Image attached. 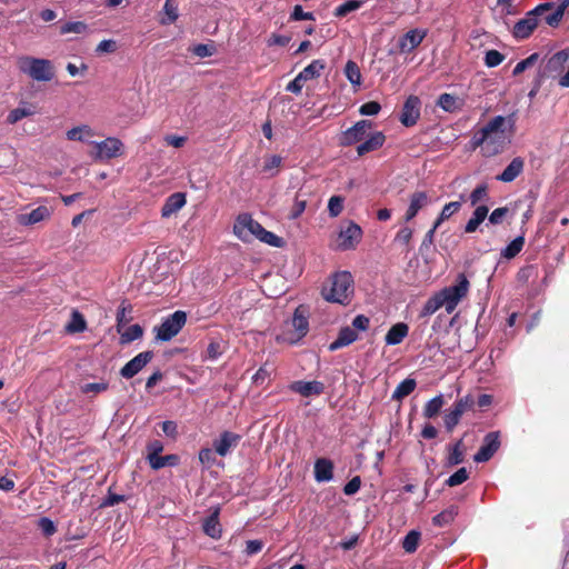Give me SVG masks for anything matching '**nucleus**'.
Returning <instances> with one entry per match:
<instances>
[{
	"label": "nucleus",
	"instance_id": "obj_1",
	"mask_svg": "<svg viewBox=\"0 0 569 569\" xmlns=\"http://www.w3.org/2000/svg\"><path fill=\"white\" fill-rule=\"evenodd\" d=\"M507 122L513 127L515 122L511 118L507 119L503 116H496L490 119L482 128L477 130L471 140L470 146L473 150L481 148L485 157H493L501 153L509 139L506 133Z\"/></svg>",
	"mask_w": 569,
	"mask_h": 569
},
{
	"label": "nucleus",
	"instance_id": "obj_2",
	"mask_svg": "<svg viewBox=\"0 0 569 569\" xmlns=\"http://www.w3.org/2000/svg\"><path fill=\"white\" fill-rule=\"evenodd\" d=\"M352 283L353 280L350 272H337L330 279L329 287L323 288L322 296L327 301L347 305L353 292Z\"/></svg>",
	"mask_w": 569,
	"mask_h": 569
},
{
	"label": "nucleus",
	"instance_id": "obj_3",
	"mask_svg": "<svg viewBox=\"0 0 569 569\" xmlns=\"http://www.w3.org/2000/svg\"><path fill=\"white\" fill-rule=\"evenodd\" d=\"M19 70L39 82H48L54 78L56 70L53 63L43 58L23 56L18 59Z\"/></svg>",
	"mask_w": 569,
	"mask_h": 569
},
{
	"label": "nucleus",
	"instance_id": "obj_4",
	"mask_svg": "<svg viewBox=\"0 0 569 569\" xmlns=\"http://www.w3.org/2000/svg\"><path fill=\"white\" fill-rule=\"evenodd\" d=\"M469 280L465 273H459L456 278V282L449 287L443 288L438 295L441 298V302H445L447 312H452L458 303L465 298L469 291Z\"/></svg>",
	"mask_w": 569,
	"mask_h": 569
},
{
	"label": "nucleus",
	"instance_id": "obj_5",
	"mask_svg": "<svg viewBox=\"0 0 569 569\" xmlns=\"http://www.w3.org/2000/svg\"><path fill=\"white\" fill-rule=\"evenodd\" d=\"M187 322V313L181 310L163 319L160 326L154 327L156 339L159 341H169L174 338Z\"/></svg>",
	"mask_w": 569,
	"mask_h": 569
},
{
	"label": "nucleus",
	"instance_id": "obj_6",
	"mask_svg": "<svg viewBox=\"0 0 569 569\" xmlns=\"http://www.w3.org/2000/svg\"><path fill=\"white\" fill-rule=\"evenodd\" d=\"M309 311L303 305H300L293 312L291 319L292 331L284 333L282 339L291 345L299 342L309 331Z\"/></svg>",
	"mask_w": 569,
	"mask_h": 569
},
{
	"label": "nucleus",
	"instance_id": "obj_7",
	"mask_svg": "<svg viewBox=\"0 0 569 569\" xmlns=\"http://www.w3.org/2000/svg\"><path fill=\"white\" fill-rule=\"evenodd\" d=\"M262 229L263 227L249 213L239 214L233 224L234 234L243 242L250 241L252 237L258 238Z\"/></svg>",
	"mask_w": 569,
	"mask_h": 569
},
{
	"label": "nucleus",
	"instance_id": "obj_8",
	"mask_svg": "<svg viewBox=\"0 0 569 569\" xmlns=\"http://www.w3.org/2000/svg\"><path fill=\"white\" fill-rule=\"evenodd\" d=\"M372 128L370 120H360L352 127L343 131L339 138V146L349 147L361 142L368 134V131Z\"/></svg>",
	"mask_w": 569,
	"mask_h": 569
},
{
	"label": "nucleus",
	"instance_id": "obj_9",
	"mask_svg": "<svg viewBox=\"0 0 569 569\" xmlns=\"http://www.w3.org/2000/svg\"><path fill=\"white\" fill-rule=\"evenodd\" d=\"M361 228L355 222H349L347 227L342 228L338 233L336 248L342 251L355 249L361 241Z\"/></svg>",
	"mask_w": 569,
	"mask_h": 569
},
{
	"label": "nucleus",
	"instance_id": "obj_10",
	"mask_svg": "<svg viewBox=\"0 0 569 569\" xmlns=\"http://www.w3.org/2000/svg\"><path fill=\"white\" fill-rule=\"evenodd\" d=\"M500 448V435L498 431H491L483 438V442L477 453L473 456L476 462H486L490 460Z\"/></svg>",
	"mask_w": 569,
	"mask_h": 569
},
{
	"label": "nucleus",
	"instance_id": "obj_11",
	"mask_svg": "<svg viewBox=\"0 0 569 569\" xmlns=\"http://www.w3.org/2000/svg\"><path fill=\"white\" fill-rule=\"evenodd\" d=\"M152 358L153 352L150 350L138 353L120 369V376L126 379L133 378L152 360Z\"/></svg>",
	"mask_w": 569,
	"mask_h": 569
},
{
	"label": "nucleus",
	"instance_id": "obj_12",
	"mask_svg": "<svg viewBox=\"0 0 569 569\" xmlns=\"http://www.w3.org/2000/svg\"><path fill=\"white\" fill-rule=\"evenodd\" d=\"M569 61V48L562 49L556 53H553L543 68V71L539 73L541 78H550L559 74L565 64Z\"/></svg>",
	"mask_w": 569,
	"mask_h": 569
},
{
	"label": "nucleus",
	"instance_id": "obj_13",
	"mask_svg": "<svg viewBox=\"0 0 569 569\" xmlns=\"http://www.w3.org/2000/svg\"><path fill=\"white\" fill-rule=\"evenodd\" d=\"M421 101L417 96H409L403 103L400 122L405 127H412L420 118Z\"/></svg>",
	"mask_w": 569,
	"mask_h": 569
},
{
	"label": "nucleus",
	"instance_id": "obj_14",
	"mask_svg": "<svg viewBox=\"0 0 569 569\" xmlns=\"http://www.w3.org/2000/svg\"><path fill=\"white\" fill-rule=\"evenodd\" d=\"M241 440V436L239 433L232 431H222L219 438L213 440V449L217 455L220 457H226L238 447Z\"/></svg>",
	"mask_w": 569,
	"mask_h": 569
},
{
	"label": "nucleus",
	"instance_id": "obj_15",
	"mask_svg": "<svg viewBox=\"0 0 569 569\" xmlns=\"http://www.w3.org/2000/svg\"><path fill=\"white\" fill-rule=\"evenodd\" d=\"M538 27V18L528 11L526 17L517 21L511 30V33L517 40L528 39Z\"/></svg>",
	"mask_w": 569,
	"mask_h": 569
},
{
	"label": "nucleus",
	"instance_id": "obj_16",
	"mask_svg": "<svg viewBox=\"0 0 569 569\" xmlns=\"http://www.w3.org/2000/svg\"><path fill=\"white\" fill-rule=\"evenodd\" d=\"M289 389L302 397L320 396L325 391V385L321 381H303L297 380L289 385Z\"/></svg>",
	"mask_w": 569,
	"mask_h": 569
},
{
	"label": "nucleus",
	"instance_id": "obj_17",
	"mask_svg": "<svg viewBox=\"0 0 569 569\" xmlns=\"http://www.w3.org/2000/svg\"><path fill=\"white\" fill-rule=\"evenodd\" d=\"M123 143L117 138H107L96 143L97 157L100 159H111L121 154Z\"/></svg>",
	"mask_w": 569,
	"mask_h": 569
},
{
	"label": "nucleus",
	"instance_id": "obj_18",
	"mask_svg": "<svg viewBox=\"0 0 569 569\" xmlns=\"http://www.w3.org/2000/svg\"><path fill=\"white\" fill-rule=\"evenodd\" d=\"M427 36L426 30L420 29H412L406 32L398 41V48L400 52H411L417 47L420 46V43L423 41V39Z\"/></svg>",
	"mask_w": 569,
	"mask_h": 569
},
{
	"label": "nucleus",
	"instance_id": "obj_19",
	"mask_svg": "<svg viewBox=\"0 0 569 569\" xmlns=\"http://www.w3.org/2000/svg\"><path fill=\"white\" fill-rule=\"evenodd\" d=\"M386 141V136L381 131L372 133L367 140L361 141L357 147V153L359 157L365 156L368 152L380 149Z\"/></svg>",
	"mask_w": 569,
	"mask_h": 569
},
{
	"label": "nucleus",
	"instance_id": "obj_20",
	"mask_svg": "<svg viewBox=\"0 0 569 569\" xmlns=\"http://www.w3.org/2000/svg\"><path fill=\"white\" fill-rule=\"evenodd\" d=\"M525 168V161L521 157H516L506 167V169L497 176V180L502 182H512L518 176L521 174Z\"/></svg>",
	"mask_w": 569,
	"mask_h": 569
},
{
	"label": "nucleus",
	"instance_id": "obj_21",
	"mask_svg": "<svg viewBox=\"0 0 569 569\" xmlns=\"http://www.w3.org/2000/svg\"><path fill=\"white\" fill-rule=\"evenodd\" d=\"M50 211L46 206H40L29 213H21L17 221L21 226H32L49 218Z\"/></svg>",
	"mask_w": 569,
	"mask_h": 569
},
{
	"label": "nucleus",
	"instance_id": "obj_22",
	"mask_svg": "<svg viewBox=\"0 0 569 569\" xmlns=\"http://www.w3.org/2000/svg\"><path fill=\"white\" fill-rule=\"evenodd\" d=\"M358 339V333L355 329L350 327H342L339 330L337 339L329 345L330 351H336L343 347H347L353 343Z\"/></svg>",
	"mask_w": 569,
	"mask_h": 569
},
{
	"label": "nucleus",
	"instance_id": "obj_23",
	"mask_svg": "<svg viewBox=\"0 0 569 569\" xmlns=\"http://www.w3.org/2000/svg\"><path fill=\"white\" fill-rule=\"evenodd\" d=\"M186 204V194L181 192H176L170 194L164 204L161 208V216L163 218H169L171 214L179 211Z\"/></svg>",
	"mask_w": 569,
	"mask_h": 569
},
{
	"label": "nucleus",
	"instance_id": "obj_24",
	"mask_svg": "<svg viewBox=\"0 0 569 569\" xmlns=\"http://www.w3.org/2000/svg\"><path fill=\"white\" fill-rule=\"evenodd\" d=\"M315 478L318 482L330 481L333 478V463L327 458H319L315 462Z\"/></svg>",
	"mask_w": 569,
	"mask_h": 569
},
{
	"label": "nucleus",
	"instance_id": "obj_25",
	"mask_svg": "<svg viewBox=\"0 0 569 569\" xmlns=\"http://www.w3.org/2000/svg\"><path fill=\"white\" fill-rule=\"evenodd\" d=\"M409 327L405 322L393 325L387 332L385 341L388 346H396L403 341L408 336Z\"/></svg>",
	"mask_w": 569,
	"mask_h": 569
},
{
	"label": "nucleus",
	"instance_id": "obj_26",
	"mask_svg": "<svg viewBox=\"0 0 569 569\" xmlns=\"http://www.w3.org/2000/svg\"><path fill=\"white\" fill-rule=\"evenodd\" d=\"M203 531L207 536L213 539L221 537V525L219 522V509H216L209 517L206 518L202 525Z\"/></svg>",
	"mask_w": 569,
	"mask_h": 569
},
{
	"label": "nucleus",
	"instance_id": "obj_27",
	"mask_svg": "<svg viewBox=\"0 0 569 569\" xmlns=\"http://www.w3.org/2000/svg\"><path fill=\"white\" fill-rule=\"evenodd\" d=\"M488 212H489V209L487 206H483V204L478 206L475 209L472 217L467 222V224L465 227V231L467 233L475 232L478 229V227L483 222V220L487 218Z\"/></svg>",
	"mask_w": 569,
	"mask_h": 569
},
{
	"label": "nucleus",
	"instance_id": "obj_28",
	"mask_svg": "<svg viewBox=\"0 0 569 569\" xmlns=\"http://www.w3.org/2000/svg\"><path fill=\"white\" fill-rule=\"evenodd\" d=\"M437 106L447 112H456L461 109L462 101L450 93H441L437 100Z\"/></svg>",
	"mask_w": 569,
	"mask_h": 569
},
{
	"label": "nucleus",
	"instance_id": "obj_29",
	"mask_svg": "<svg viewBox=\"0 0 569 569\" xmlns=\"http://www.w3.org/2000/svg\"><path fill=\"white\" fill-rule=\"evenodd\" d=\"M326 69V62L322 59L312 60L306 68L299 73L302 78L308 81L320 77L321 72Z\"/></svg>",
	"mask_w": 569,
	"mask_h": 569
},
{
	"label": "nucleus",
	"instance_id": "obj_30",
	"mask_svg": "<svg viewBox=\"0 0 569 569\" xmlns=\"http://www.w3.org/2000/svg\"><path fill=\"white\" fill-rule=\"evenodd\" d=\"M525 246V236H518L506 248L501 250L500 256L505 259H513L517 257Z\"/></svg>",
	"mask_w": 569,
	"mask_h": 569
},
{
	"label": "nucleus",
	"instance_id": "obj_31",
	"mask_svg": "<svg viewBox=\"0 0 569 569\" xmlns=\"http://www.w3.org/2000/svg\"><path fill=\"white\" fill-rule=\"evenodd\" d=\"M150 467L153 470H159L164 467H174L179 463V456L177 455H166V456H157L153 459H150L149 461Z\"/></svg>",
	"mask_w": 569,
	"mask_h": 569
},
{
	"label": "nucleus",
	"instance_id": "obj_32",
	"mask_svg": "<svg viewBox=\"0 0 569 569\" xmlns=\"http://www.w3.org/2000/svg\"><path fill=\"white\" fill-rule=\"evenodd\" d=\"M345 76L353 87H360L362 76L359 66L353 60H348L345 66Z\"/></svg>",
	"mask_w": 569,
	"mask_h": 569
},
{
	"label": "nucleus",
	"instance_id": "obj_33",
	"mask_svg": "<svg viewBox=\"0 0 569 569\" xmlns=\"http://www.w3.org/2000/svg\"><path fill=\"white\" fill-rule=\"evenodd\" d=\"M457 515H458V508L455 506H451L448 509H445L440 513L436 515L432 518V523L440 528L446 527L455 520Z\"/></svg>",
	"mask_w": 569,
	"mask_h": 569
},
{
	"label": "nucleus",
	"instance_id": "obj_34",
	"mask_svg": "<svg viewBox=\"0 0 569 569\" xmlns=\"http://www.w3.org/2000/svg\"><path fill=\"white\" fill-rule=\"evenodd\" d=\"M307 207V193H303L301 190L297 192L288 218L291 220L298 219Z\"/></svg>",
	"mask_w": 569,
	"mask_h": 569
},
{
	"label": "nucleus",
	"instance_id": "obj_35",
	"mask_svg": "<svg viewBox=\"0 0 569 569\" xmlns=\"http://www.w3.org/2000/svg\"><path fill=\"white\" fill-rule=\"evenodd\" d=\"M417 387V382L412 378H407L402 380L392 393V399L401 400L405 397L409 396Z\"/></svg>",
	"mask_w": 569,
	"mask_h": 569
},
{
	"label": "nucleus",
	"instance_id": "obj_36",
	"mask_svg": "<svg viewBox=\"0 0 569 569\" xmlns=\"http://www.w3.org/2000/svg\"><path fill=\"white\" fill-rule=\"evenodd\" d=\"M66 136L70 141H86L87 138L93 136V131L89 126L82 124L71 128L67 131Z\"/></svg>",
	"mask_w": 569,
	"mask_h": 569
},
{
	"label": "nucleus",
	"instance_id": "obj_37",
	"mask_svg": "<svg viewBox=\"0 0 569 569\" xmlns=\"http://www.w3.org/2000/svg\"><path fill=\"white\" fill-rule=\"evenodd\" d=\"M445 405V399L442 395H438L435 398L430 399L425 408L423 416L428 419L435 418L439 415L441 408Z\"/></svg>",
	"mask_w": 569,
	"mask_h": 569
},
{
	"label": "nucleus",
	"instance_id": "obj_38",
	"mask_svg": "<svg viewBox=\"0 0 569 569\" xmlns=\"http://www.w3.org/2000/svg\"><path fill=\"white\" fill-rule=\"evenodd\" d=\"M363 4L365 0H347L335 9L333 16L336 18H343L350 12L360 9Z\"/></svg>",
	"mask_w": 569,
	"mask_h": 569
},
{
	"label": "nucleus",
	"instance_id": "obj_39",
	"mask_svg": "<svg viewBox=\"0 0 569 569\" xmlns=\"http://www.w3.org/2000/svg\"><path fill=\"white\" fill-rule=\"evenodd\" d=\"M163 12L166 18L161 19V24H171L177 21L178 14V1L177 0H166L163 6Z\"/></svg>",
	"mask_w": 569,
	"mask_h": 569
},
{
	"label": "nucleus",
	"instance_id": "obj_40",
	"mask_svg": "<svg viewBox=\"0 0 569 569\" xmlns=\"http://www.w3.org/2000/svg\"><path fill=\"white\" fill-rule=\"evenodd\" d=\"M420 537L421 535L419 531H409L402 540L403 550L408 553H413L418 549Z\"/></svg>",
	"mask_w": 569,
	"mask_h": 569
},
{
	"label": "nucleus",
	"instance_id": "obj_41",
	"mask_svg": "<svg viewBox=\"0 0 569 569\" xmlns=\"http://www.w3.org/2000/svg\"><path fill=\"white\" fill-rule=\"evenodd\" d=\"M461 208L459 201H452L443 206L440 216L435 221V227H439L445 220L449 219L453 213L458 212Z\"/></svg>",
	"mask_w": 569,
	"mask_h": 569
},
{
	"label": "nucleus",
	"instance_id": "obj_42",
	"mask_svg": "<svg viewBox=\"0 0 569 569\" xmlns=\"http://www.w3.org/2000/svg\"><path fill=\"white\" fill-rule=\"evenodd\" d=\"M461 417V411H459V409H456L455 407H451L449 410H447L443 417V422L447 431L451 432L455 429V427L459 423Z\"/></svg>",
	"mask_w": 569,
	"mask_h": 569
},
{
	"label": "nucleus",
	"instance_id": "obj_43",
	"mask_svg": "<svg viewBox=\"0 0 569 569\" xmlns=\"http://www.w3.org/2000/svg\"><path fill=\"white\" fill-rule=\"evenodd\" d=\"M87 328L86 320L79 311H73L70 322L67 326L68 332H82Z\"/></svg>",
	"mask_w": 569,
	"mask_h": 569
},
{
	"label": "nucleus",
	"instance_id": "obj_44",
	"mask_svg": "<svg viewBox=\"0 0 569 569\" xmlns=\"http://www.w3.org/2000/svg\"><path fill=\"white\" fill-rule=\"evenodd\" d=\"M143 335V329L140 325H132L127 328L124 332L121 333V342L122 343H129L132 342L139 338H141Z\"/></svg>",
	"mask_w": 569,
	"mask_h": 569
},
{
	"label": "nucleus",
	"instance_id": "obj_45",
	"mask_svg": "<svg viewBox=\"0 0 569 569\" xmlns=\"http://www.w3.org/2000/svg\"><path fill=\"white\" fill-rule=\"evenodd\" d=\"M345 198L341 196H332L328 201L329 216L336 218L343 211Z\"/></svg>",
	"mask_w": 569,
	"mask_h": 569
},
{
	"label": "nucleus",
	"instance_id": "obj_46",
	"mask_svg": "<svg viewBox=\"0 0 569 569\" xmlns=\"http://www.w3.org/2000/svg\"><path fill=\"white\" fill-rule=\"evenodd\" d=\"M429 203V197L425 191H416L410 197L409 206L412 207L416 211H420Z\"/></svg>",
	"mask_w": 569,
	"mask_h": 569
},
{
	"label": "nucleus",
	"instance_id": "obj_47",
	"mask_svg": "<svg viewBox=\"0 0 569 569\" xmlns=\"http://www.w3.org/2000/svg\"><path fill=\"white\" fill-rule=\"evenodd\" d=\"M34 114V110L32 108H16L11 110L7 117V122L10 124H14L21 119Z\"/></svg>",
	"mask_w": 569,
	"mask_h": 569
},
{
	"label": "nucleus",
	"instance_id": "obj_48",
	"mask_svg": "<svg viewBox=\"0 0 569 569\" xmlns=\"http://www.w3.org/2000/svg\"><path fill=\"white\" fill-rule=\"evenodd\" d=\"M468 478H469V472L465 467H462V468L458 469L455 473H452L446 480V485L448 487H456V486H459V485L463 483L465 481H467Z\"/></svg>",
	"mask_w": 569,
	"mask_h": 569
},
{
	"label": "nucleus",
	"instance_id": "obj_49",
	"mask_svg": "<svg viewBox=\"0 0 569 569\" xmlns=\"http://www.w3.org/2000/svg\"><path fill=\"white\" fill-rule=\"evenodd\" d=\"M539 58L538 53H532L528 58L519 61L512 70L513 76H519L525 70L533 67Z\"/></svg>",
	"mask_w": 569,
	"mask_h": 569
},
{
	"label": "nucleus",
	"instance_id": "obj_50",
	"mask_svg": "<svg viewBox=\"0 0 569 569\" xmlns=\"http://www.w3.org/2000/svg\"><path fill=\"white\" fill-rule=\"evenodd\" d=\"M488 197V186L486 183H481L472 190L469 199L471 206H476L478 202L487 200Z\"/></svg>",
	"mask_w": 569,
	"mask_h": 569
},
{
	"label": "nucleus",
	"instance_id": "obj_51",
	"mask_svg": "<svg viewBox=\"0 0 569 569\" xmlns=\"http://www.w3.org/2000/svg\"><path fill=\"white\" fill-rule=\"evenodd\" d=\"M505 60V56L498 50H488L485 56V64L489 68L499 66Z\"/></svg>",
	"mask_w": 569,
	"mask_h": 569
},
{
	"label": "nucleus",
	"instance_id": "obj_52",
	"mask_svg": "<svg viewBox=\"0 0 569 569\" xmlns=\"http://www.w3.org/2000/svg\"><path fill=\"white\" fill-rule=\"evenodd\" d=\"M214 449L210 448H202L199 451V461L202 463L203 467L211 468L216 463V456H214Z\"/></svg>",
	"mask_w": 569,
	"mask_h": 569
},
{
	"label": "nucleus",
	"instance_id": "obj_53",
	"mask_svg": "<svg viewBox=\"0 0 569 569\" xmlns=\"http://www.w3.org/2000/svg\"><path fill=\"white\" fill-rule=\"evenodd\" d=\"M476 405V401L471 395H467L465 397L459 398L452 407L456 409H459L461 413L463 415L466 411L471 410Z\"/></svg>",
	"mask_w": 569,
	"mask_h": 569
},
{
	"label": "nucleus",
	"instance_id": "obj_54",
	"mask_svg": "<svg viewBox=\"0 0 569 569\" xmlns=\"http://www.w3.org/2000/svg\"><path fill=\"white\" fill-rule=\"evenodd\" d=\"M257 239L273 247H281L282 244V239L280 237L271 231L266 230L264 228Z\"/></svg>",
	"mask_w": 569,
	"mask_h": 569
},
{
	"label": "nucleus",
	"instance_id": "obj_55",
	"mask_svg": "<svg viewBox=\"0 0 569 569\" xmlns=\"http://www.w3.org/2000/svg\"><path fill=\"white\" fill-rule=\"evenodd\" d=\"M108 388H109V383L106 381L91 382V383H86V385L81 386V392L82 393H90V392L100 393V392L107 391Z\"/></svg>",
	"mask_w": 569,
	"mask_h": 569
},
{
	"label": "nucleus",
	"instance_id": "obj_56",
	"mask_svg": "<svg viewBox=\"0 0 569 569\" xmlns=\"http://www.w3.org/2000/svg\"><path fill=\"white\" fill-rule=\"evenodd\" d=\"M38 527L41 529L46 537H50L56 533L57 527L53 521L47 517L39 519Z\"/></svg>",
	"mask_w": 569,
	"mask_h": 569
},
{
	"label": "nucleus",
	"instance_id": "obj_57",
	"mask_svg": "<svg viewBox=\"0 0 569 569\" xmlns=\"http://www.w3.org/2000/svg\"><path fill=\"white\" fill-rule=\"evenodd\" d=\"M131 309L132 308L130 306L127 307L124 303L119 307L116 315L118 331H120V327L127 325L130 321V318H127V312H131Z\"/></svg>",
	"mask_w": 569,
	"mask_h": 569
},
{
	"label": "nucleus",
	"instance_id": "obj_58",
	"mask_svg": "<svg viewBox=\"0 0 569 569\" xmlns=\"http://www.w3.org/2000/svg\"><path fill=\"white\" fill-rule=\"evenodd\" d=\"M380 110H381V106H380L379 102H377V101H369V102L363 103L360 107L359 112L362 116H376V114L379 113Z\"/></svg>",
	"mask_w": 569,
	"mask_h": 569
},
{
	"label": "nucleus",
	"instance_id": "obj_59",
	"mask_svg": "<svg viewBox=\"0 0 569 569\" xmlns=\"http://www.w3.org/2000/svg\"><path fill=\"white\" fill-rule=\"evenodd\" d=\"M412 233L413 231L411 228L403 227L397 232L395 241L408 246L412 239Z\"/></svg>",
	"mask_w": 569,
	"mask_h": 569
},
{
	"label": "nucleus",
	"instance_id": "obj_60",
	"mask_svg": "<svg viewBox=\"0 0 569 569\" xmlns=\"http://www.w3.org/2000/svg\"><path fill=\"white\" fill-rule=\"evenodd\" d=\"M148 456L147 460L153 459L154 457L159 456L163 451V445L160 440H153L150 441L147 445Z\"/></svg>",
	"mask_w": 569,
	"mask_h": 569
},
{
	"label": "nucleus",
	"instance_id": "obj_61",
	"mask_svg": "<svg viewBox=\"0 0 569 569\" xmlns=\"http://www.w3.org/2000/svg\"><path fill=\"white\" fill-rule=\"evenodd\" d=\"M305 82L306 80L300 73H298L297 77L287 84L286 90L295 94H299L301 93Z\"/></svg>",
	"mask_w": 569,
	"mask_h": 569
},
{
	"label": "nucleus",
	"instance_id": "obj_62",
	"mask_svg": "<svg viewBox=\"0 0 569 569\" xmlns=\"http://www.w3.org/2000/svg\"><path fill=\"white\" fill-rule=\"evenodd\" d=\"M449 455L447 458V465L448 466H457L465 460V455L461 451H458L457 449H453L452 447H448Z\"/></svg>",
	"mask_w": 569,
	"mask_h": 569
},
{
	"label": "nucleus",
	"instance_id": "obj_63",
	"mask_svg": "<svg viewBox=\"0 0 569 569\" xmlns=\"http://www.w3.org/2000/svg\"><path fill=\"white\" fill-rule=\"evenodd\" d=\"M360 486L361 479L359 476H356L345 485L343 492L347 496H352L359 491Z\"/></svg>",
	"mask_w": 569,
	"mask_h": 569
},
{
	"label": "nucleus",
	"instance_id": "obj_64",
	"mask_svg": "<svg viewBox=\"0 0 569 569\" xmlns=\"http://www.w3.org/2000/svg\"><path fill=\"white\" fill-rule=\"evenodd\" d=\"M282 163V158L280 156L273 154L266 158L263 163V171L270 172L273 169H278Z\"/></svg>",
	"mask_w": 569,
	"mask_h": 569
}]
</instances>
